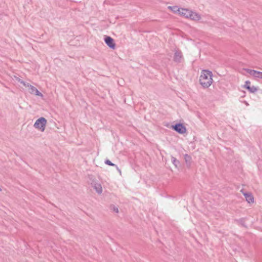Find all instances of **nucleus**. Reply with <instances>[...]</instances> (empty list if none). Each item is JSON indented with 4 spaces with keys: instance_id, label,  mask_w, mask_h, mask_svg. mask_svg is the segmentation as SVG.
Listing matches in <instances>:
<instances>
[{
    "instance_id": "obj_1",
    "label": "nucleus",
    "mask_w": 262,
    "mask_h": 262,
    "mask_svg": "<svg viewBox=\"0 0 262 262\" xmlns=\"http://www.w3.org/2000/svg\"><path fill=\"white\" fill-rule=\"evenodd\" d=\"M213 74L211 71L203 70L200 74L199 82L201 86L204 88H208L213 83Z\"/></svg>"
},
{
    "instance_id": "obj_2",
    "label": "nucleus",
    "mask_w": 262,
    "mask_h": 262,
    "mask_svg": "<svg viewBox=\"0 0 262 262\" xmlns=\"http://www.w3.org/2000/svg\"><path fill=\"white\" fill-rule=\"evenodd\" d=\"M181 15L186 18L190 19L193 21H199L201 19V15L194 11L188 9L181 8Z\"/></svg>"
},
{
    "instance_id": "obj_3",
    "label": "nucleus",
    "mask_w": 262,
    "mask_h": 262,
    "mask_svg": "<svg viewBox=\"0 0 262 262\" xmlns=\"http://www.w3.org/2000/svg\"><path fill=\"white\" fill-rule=\"evenodd\" d=\"M47 123V120L45 118L41 117L38 119L34 124L35 128L40 129L41 131H44L45 126Z\"/></svg>"
},
{
    "instance_id": "obj_4",
    "label": "nucleus",
    "mask_w": 262,
    "mask_h": 262,
    "mask_svg": "<svg viewBox=\"0 0 262 262\" xmlns=\"http://www.w3.org/2000/svg\"><path fill=\"white\" fill-rule=\"evenodd\" d=\"M245 70L253 77L262 79V72L249 69H245Z\"/></svg>"
},
{
    "instance_id": "obj_5",
    "label": "nucleus",
    "mask_w": 262,
    "mask_h": 262,
    "mask_svg": "<svg viewBox=\"0 0 262 262\" xmlns=\"http://www.w3.org/2000/svg\"><path fill=\"white\" fill-rule=\"evenodd\" d=\"M241 192L243 194L246 199V201L248 203H253L254 202V197L251 194V193L244 192L243 189L241 190Z\"/></svg>"
},
{
    "instance_id": "obj_6",
    "label": "nucleus",
    "mask_w": 262,
    "mask_h": 262,
    "mask_svg": "<svg viewBox=\"0 0 262 262\" xmlns=\"http://www.w3.org/2000/svg\"><path fill=\"white\" fill-rule=\"evenodd\" d=\"M105 43L111 49H115V43L114 39L110 36H106L104 38Z\"/></svg>"
},
{
    "instance_id": "obj_7",
    "label": "nucleus",
    "mask_w": 262,
    "mask_h": 262,
    "mask_svg": "<svg viewBox=\"0 0 262 262\" xmlns=\"http://www.w3.org/2000/svg\"><path fill=\"white\" fill-rule=\"evenodd\" d=\"M30 93L32 94H35L36 96L42 97V94L34 86H32L30 89Z\"/></svg>"
},
{
    "instance_id": "obj_8",
    "label": "nucleus",
    "mask_w": 262,
    "mask_h": 262,
    "mask_svg": "<svg viewBox=\"0 0 262 262\" xmlns=\"http://www.w3.org/2000/svg\"><path fill=\"white\" fill-rule=\"evenodd\" d=\"M184 158L187 167L190 168L192 162L191 157L187 154L185 155Z\"/></svg>"
},
{
    "instance_id": "obj_9",
    "label": "nucleus",
    "mask_w": 262,
    "mask_h": 262,
    "mask_svg": "<svg viewBox=\"0 0 262 262\" xmlns=\"http://www.w3.org/2000/svg\"><path fill=\"white\" fill-rule=\"evenodd\" d=\"M94 189L98 194H101L102 192V186L99 183H95L93 186Z\"/></svg>"
},
{
    "instance_id": "obj_10",
    "label": "nucleus",
    "mask_w": 262,
    "mask_h": 262,
    "mask_svg": "<svg viewBox=\"0 0 262 262\" xmlns=\"http://www.w3.org/2000/svg\"><path fill=\"white\" fill-rule=\"evenodd\" d=\"M105 164L108 165H110V166H115L116 167V168L120 172V170L118 168V167L117 166V165H115V164L113 163L111 161H110L109 160H106L105 161Z\"/></svg>"
},
{
    "instance_id": "obj_11",
    "label": "nucleus",
    "mask_w": 262,
    "mask_h": 262,
    "mask_svg": "<svg viewBox=\"0 0 262 262\" xmlns=\"http://www.w3.org/2000/svg\"><path fill=\"white\" fill-rule=\"evenodd\" d=\"M168 9H170L172 11L174 12H179L180 8H179L178 6H173V7H170L169 6Z\"/></svg>"
},
{
    "instance_id": "obj_12",
    "label": "nucleus",
    "mask_w": 262,
    "mask_h": 262,
    "mask_svg": "<svg viewBox=\"0 0 262 262\" xmlns=\"http://www.w3.org/2000/svg\"><path fill=\"white\" fill-rule=\"evenodd\" d=\"M172 127L178 133H180V123H177L174 126H172Z\"/></svg>"
},
{
    "instance_id": "obj_13",
    "label": "nucleus",
    "mask_w": 262,
    "mask_h": 262,
    "mask_svg": "<svg viewBox=\"0 0 262 262\" xmlns=\"http://www.w3.org/2000/svg\"><path fill=\"white\" fill-rule=\"evenodd\" d=\"M248 90L251 93H255L257 91V89L255 86H250Z\"/></svg>"
},
{
    "instance_id": "obj_14",
    "label": "nucleus",
    "mask_w": 262,
    "mask_h": 262,
    "mask_svg": "<svg viewBox=\"0 0 262 262\" xmlns=\"http://www.w3.org/2000/svg\"><path fill=\"white\" fill-rule=\"evenodd\" d=\"M180 59V56H179V53L177 51L175 53V56H174V60L176 61L179 62Z\"/></svg>"
},
{
    "instance_id": "obj_15",
    "label": "nucleus",
    "mask_w": 262,
    "mask_h": 262,
    "mask_svg": "<svg viewBox=\"0 0 262 262\" xmlns=\"http://www.w3.org/2000/svg\"><path fill=\"white\" fill-rule=\"evenodd\" d=\"M21 84H23L25 87H28L29 89L31 88V86L32 85H30L29 83L26 82L25 81H21L20 82Z\"/></svg>"
},
{
    "instance_id": "obj_16",
    "label": "nucleus",
    "mask_w": 262,
    "mask_h": 262,
    "mask_svg": "<svg viewBox=\"0 0 262 262\" xmlns=\"http://www.w3.org/2000/svg\"><path fill=\"white\" fill-rule=\"evenodd\" d=\"M250 82L249 81H246L245 83L244 87L248 90V89H249V87L250 86Z\"/></svg>"
},
{
    "instance_id": "obj_17",
    "label": "nucleus",
    "mask_w": 262,
    "mask_h": 262,
    "mask_svg": "<svg viewBox=\"0 0 262 262\" xmlns=\"http://www.w3.org/2000/svg\"><path fill=\"white\" fill-rule=\"evenodd\" d=\"M186 128L185 126L182 123H181V134L186 133Z\"/></svg>"
},
{
    "instance_id": "obj_18",
    "label": "nucleus",
    "mask_w": 262,
    "mask_h": 262,
    "mask_svg": "<svg viewBox=\"0 0 262 262\" xmlns=\"http://www.w3.org/2000/svg\"><path fill=\"white\" fill-rule=\"evenodd\" d=\"M172 162H173V163L177 166V165L176 164V162H177V159L176 158L172 157ZM178 162H179L178 161Z\"/></svg>"
},
{
    "instance_id": "obj_19",
    "label": "nucleus",
    "mask_w": 262,
    "mask_h": 262,
    "mask_svg": "<svg viewBox=\"0 0 262 262\" xmlns=\"http://www.w3.org/2000/svg\"><path fill=\"white\" fill-rule=\"evenodd\" d=\"M113 210H114V211L115 212H117V213H118V211H118V208L115 207H114V209H113Z\"/></svg>"
},
{
    "instance_id": "obj_20",
    "label": "nucleus",
    "mask_w": 262,
    "mask_h": 262,
    "mask_svg": "<svg viewBox=\"0 0 262 262\" xmlns=\"http://www.w3.org/2000/svg\"><path fill=\"white\" fill-rule=\"evenodd\" d=\"M2 191V189H1V188H0V191Z\"/></svg>"
}]
</instances>
